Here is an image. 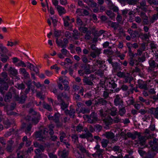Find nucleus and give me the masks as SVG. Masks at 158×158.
<instances>
[{"label": "nucleus", "instance_id": "f257e3e1", "mask_svg": "<svg viewBox=\"0 0 158 158\" xmlns=\"http://www.w3.org/2000/svg\"><path fill=\"white\" fill-rule=\"evenodd\" d=\"M54 126L52 124L49 125L48 128H44L43 130L35 132V137L38 139L39 140L44 141L47 137L49 134L51 136V139L53 141H55L57 139V136L55 135H52L54 134L53 128Z\"/></svg>", "mask_w": 158, "mask_h": 158}, {"label": "nucleus", "instance_id": "f03ea898", "mask_svg": "<svg viewBox=\"0 0 158 158\" xmlns=\"http://www.w3.org/2000/svg\"><path fill=\"white\" fill-rule=\"evenodd\" d=\"M104 83L106 88L109 87L114 89L117 86V85L115 83L114 81L110 78H107Z\"/></svg>", "mask_w": 158, "mask_h": 158}, {"label": "nucleus", "instance_id": "7ed1b4c3", "mask_svg": "<svg viewBox=\"0 0 158 158\" xmlns=\"http://www.w3.org/2000/svg\"><path fill=\"white\" fill-rule=\"evenodd\" d=\"M114 105L116 106H118L119 108H121L123 106V102L121 96L118 94L116 95L114 100Z\"/></svg>", "mask_w": 158, "mask_h": 158}, {"label": "nucleus", "instance_id": "20e7f679", "mask_svg": "<svg viewBox=\"0 0 158 158\" xmlns=\"http://www.w3.org/2000/svg\"><path fill=\"white\" fill-rule=\"evenodd\" d=\"M29 112L33 115H37V117L34 116V117L32 118L31 121L33 123H34L35 124H37L39 122V118L40 116L39 113L35 111L32 109H30Z\"/></svg>", "mask_w": 158, "mask_h": 158}, {"label": "nucleus", "instance_id": "39448f33", "mask_svg": "<svg viewBox=\"0 0 158 158\" xmlns=\"http://www.w3.org/2000/svg\"><path fill=\"white\" fill-rule=\"evenodd\" d=\"M94 78V75L91 74L89 77H84L83 79V82L85 85L92 86L94 85L92 81Z\"/></svg>", "mask_w": 158, "mask_h": 158}, {"label": "nucleus", "instance_id": "423d86ee", "mask_svg": "<svg viewBox=\"0 0 158 158\" xmlns=\"http://www.w3.org/2000/svg\"><path fill=\"white\" fill-rule=\"evenodd\" d=\"M57 99L59 102V104L61 108L64 110L67 108L68 105L65 103L63 100L61 98L60 95H58L57 96Z\"/></svg>", "mask_w": 158, "mask_h": 158}, {"label": "nucleus", "instance_id": "0eeeda50", "mask_svg": "<svg viewBox=\"0 0 158 158\" xmlns=\"http://www.w3.org/2000/svg\"><path fill=\"white\" fill-rule=\"evenodd\" d=\"M27 98V96L26 95H22L20 97H19L18 95H15L14 97L15 100L21 104L23 103Z\"/></svg>", "mask_w": 158, "mask_h": 158}, {"label": "nucleus", "instance_id": "6e6552de", "mask_svg": "<svg viewBox=\"0 0 158 158\" xmlns=\"http://www.w3.org/2000/svg\"><path fill=\"white\" fill-rule=\"evenodd\" d=\"M7 76V74L5 72H2L0 75V84L5 85V84L7 83L6 81Z\"/></svg>", "mask_w": 158, "mask_h": 158}, {"label": "nucleus", "instance_id": "1a4fd4ad", "mask_svg": "<svg viewBox=\"0 0 158 158\" xmlns=\"http://www.w3.org/2000/svg\"><path fill=\"white\" fill-rule=\"evenodd\" d=\"M8 73L14 76L17 80H19L20 79V78L16 76L18 73V72L16 69L14 68L10 67L8 70Z\"/></svg>", "mask_w": 158, "mask_h": 158}, {"label": "nucleus", "instance_id": "9d476101", "mask_svg": "<svg viewBox=\"0 0 158 158\" xmlns=\"http://www.w3.org/2000/svg\"><path fill=\"white\" fill-rule=\"evenodd\" d=\"M104 135L107 139H112V141H116L117 140V138H114V134L112 132L107 131L104 134Z\"/></svg>", "mask_w": 158, "mask_h": 158}, {"label": "nucleus", "instance_id": "9b49d317", "mask_svg": "<svg viewBox=\"0 0 158 158\" xmlns=\"http://www.w3.org/2000/svg\"><path fill=\"white\" fill-rule=\"evenodd\" d=\"M90 117V120H89V122L90 123H93L98 120L97 114L94 112H92L91 114Z\"/></svg>", "mask_w": 158, "mask_h": 158}, {"label": "nucleus", "instance_id": "f8f14e48", "mask_svg": "<svg viewBox=\"0 0 158 158\" xmlns=\"http://www.w3.org/2000/svg\"><path fill=\"white\" fill-rule=\"evenodd\" d=\"M138 84L139 87L140 89H143L145 90H147L148 88L147 86V84L142 80H139L138 81Z\"/></svg>", "mask_w": 158, "mask_h": 158}, {"label": "nucleus", "instance_id": "ddd939ff", "mask_svg": "<svg viewBox=\"0 0 158 158\" xmlns=\"http://www.w3.org/2000/svg\"><path fill=\"white\" fill-rule=\"evenodd\" d=\"M107 103V101L104 99L101 98L98 99L95 101V104L96 105H105Z\"/></svg>", "mask_w": 158, "mask_h": 158}, {"label": "nucleus", "instance_id": "4468645a", "mask_svg": "<svg viewBox=\"0 0 158 158\" xmlns=\"http://www.w3.org/2000/svg\"><path fill=\"white\" fill-rule=\"evenodd\" d=\"M14 143V141L12 140L8 141V144L6 148V150L9 152H11L13 150V148L12 145Z\"/></svg>", "mask_w": 158, "mask_h": 158}, {"label": "nucleus", "instance_id": "2eb2a0df", "mask_svg": "<svg viewBox=\"0 0 158 158\" xmlns=\"http://www.w3.org/2000/svg\"><path fill=\"white\" fill-rule=\"evenodd\" d=\"M82 68L85 70L84 73L85 74H88L90 73V65L89 64H84L82 65Z\"/></svg>", "mask_w": 158, "mask_h": 158}, {"label": "nucleus", "instance_id": "dca6fc26", "mask_svg": "<svg viewBox=\"0 0 158 158\" xmlns=\"http://www.w3.org/2000/svg\"><path fill=\"white\" fill-rule=\"evenodd\" d=\"M150 113L153 115L154 117L158 118V107L156 108H151L150 110Z\"/></svg>", "mask_w": 158, "mask_h": 158}, {"label": "nucleus", "instance_id": "f3484780", "mask_svg": "<svg viewBox=\"0 0 158 158\" xmlns=\"http://www.w3.org/2000/svg\"><path fill=\"white\" fill-rule=\"evenodd\" d=\"M20 73L22 74L25 78H27L30 77L29 74L27 72L25 68H20L19 69Z\"/></svg>", "mask_w": 158, "mask_h": 158}, {"label": "nucleus", "instance_id": "a211bd4d", "mask_svg": "<svg viewBox=\"0 0 158 158\" xmlns=\"http://www.w3.org/2000/svg\"><path fill=\"white\" fill-rule=\"evenodd\" d=\"M65 113L66 115L69 114L71 118H74L75 116V110L74 109H71L70 110H68L65 111Z\"/></svg>", "mask_w": 158, "mask_h": 158}, {"label": "nucleus", "instance_id": "6ab92c4d", "mask_svg": "<svg viewBox=\"0 0 158 158\" xmlns=\"http://www.w3.org/2000/svg\"><path fill=\"white\" fill-rule=\"evenodd\" d=\"M56 9L60 15H61L66 13V10L64 7L61 6H58L56 7Z\"/></svg>", "mask_w": 158, "mask_h": 158}, {"label": "nucleus", "instance_id": "aec40b11", "mask_svg": "<svg viewBox=\"0 0 158 158\" xmlns=\"http://www.w3.org/2000/svg\"><path fill=\"white\" fill-rule=\"evenodd\" d=\"M138 135H137L139 141L141 143H143L144 142L145 140L148 139L147 138V134H146L144 136H141V134L138 132Z\"/></svg>", "mask_w": 158, "mask_h": 158}, {"label": "nucleus", "instance_id": "412c9836", "mask_svg": "<svg viewBox=\"0 0 158 158\" xmlns=\"http://www.w3.org/2000/svg\"><path fill=\"white\" fill-rule=\"evenodd\" d=\"M149 64L151 68L153 69L156 68V69H158V64L155 63V60H150L149 61Z\"/></svg>", "mask_w": 158, "mask_h": 158}, {"label": "nucleus", "instance_id": "4be33fe9", "mask_svg": "<svg viewBox=\"0 0 158 158\" xmlns=\"http://www.w3.org/2000/svg\"><path fill=\"white\" fill-rule=\"evenodd\" d=\"M138 132L136 131L134 132V134H132L130 132H127L126 135L127 137L129 138H131L133 139H135L136 138V136L137 135H138Z\"/></svg>", "mask_w": 158, "mask_h": 158}, {"label": "nucleus", "instance_id": "5701e85b", "mask_svg": "<svg viewBox=\"0 0 158 158\" xmlns=\"http://www.w3.org/2000/svg\"><path fill=\"white\" fill-rule=\"evenodd\" d=\"M93 135L89 131L86 133L85 134H82L79 135V137L82 139H88L89 137H92Z\"/></svg>", "mask_w": 158, "mask_h": 158}, {"label": "nucleus", "instance_id": "b1692460", "mask_svg": "<svg viewBox=\"0 0 158 158\" xmlns=\"http://www.w3.org/2000/svg\"><path fill=\"white\" fill-rule=\"evenodd\" d=\"M123 78L124 79V80L123 81V82L124 83L128 82L129 83H130L131 81L133 80V77L128 74L125 75Z\"/></svg>", "mask_w": 158, "mask_h": 158}, {"label": "nucleus", "instance_id": "393cba45", "mask_svg": "<svg viewBox=\"0 0 158 158\" xmlns=\"http://www.w3.org/2000/svg\"><path fill=\"white\" fill-rule=\"evenodd\" d=\"M104 122L106 126L111 125L113 122V119L110 116H107L104 120Z\"/></svg>", "mask_w": 158, "mask_h": 158}, {"label": "nucleus", "instance_id": "a878e982", "mask_svg": "<svg viewBox=\"0 0 158 158\" xmlns=\"http://www.w3.org/2000/svg\"><path fill=\"white\" fill-rule=\"evenodd\" d=\"M8 88V85L7 83L5 84V85H0V92L2 94H4V90H7Z\"/></svg>", "mask_w": 158, "mask_h": 158}, {"label": "nucleus", "instance_id": "bb28decb", "mask_svg": "<svg viewBox=\"0 0 158 158\" xmlns=\"http://www.w3.org/2000/svg\"><path fill=\"white\" fill-rule=\"evenodd\" d=\"M78 113H82L84 114L85 113H89V110L88 108L85 107H82L81 108L80 110L78 111Z\"/></svg>", "mask_w": 158, "mask_h": 158}, {"label": "nucleus", "instance_id": "cd10ccee", "mask_svg": "<svg viewBox=\"0 0 158 158\" xmlns=\"http://www.w3.org/2000/svg\"><path fill=\"white\" fill-rule=\"evenodd\" d=\"M150 33H140L139 35V37L141 39L143 40H146L147 39H149Z\"/></svg>", "mask_w": 158, "mask_h": 158}, {"label": "nucleus", "instance_id": "c85d7f7f", "mask_svg": "<svg viewBox=\"0 0 158 158\" xmlns=\"http://www.w3.org/2000/svg\"><path fill=\"white\" fill-rule=\"evenodd\" d=\"M69 154V151L64 150L61 152V158H66L67 157Z\"/></svg>", "mask_w": 158, "mask_h": 158}, {"label": "nucleus", "instance_id": "c756f323", "mask_svg": "<svg viewBox=\"0 0 158 158\" xmlns=\"http://www.w3.org/2000/svg\"><path fill=\"white\" fill-rule=\"evenodd\" d=\"M0 49L1 52L3 53H6L8 51L7 48L4 46L2 44H0Z\"/></svg>", "mask_w": 158, "mask_h": 158}, {"label": "nucleus", "instance_id": "7c9ffc66", "mask_svg": "<svg viewBox=\"0 0 158 158\" xmlns=\"http://www.w3.org/2000/svg\"><path fill=\"white\" fill-rule=\"evenodd\" d=\"M158 19V13L154 14L150 19L151 23H153Z\"/></svg>", "mask_w": 158, "mask_h": 158}, {"label": "nucleus", "instance_id": "2f4dec72", "mask_svg": "<svg viewBox=\"0 0 158 158\" xmlns=\"http://www.w3.org/2000/svg\"><path fill=\"white\" fill-rule=\"evenodd\" d=\"M74 153L77 158H84L83 155L80 153L78 150H75Z\"/></svg>", "mask_w": 158, "mask_h": 158}, {"label": "nucleus", "instance_id": "473e14b6", "mask_svg": "<svg viewBox=\"0 0 158 158\" xmlns=\"http://www.w3.org/2000/svg\"><path fill=\"white\" fill-rule=\"evenodd\" d=\"M60 116V114L58 113H56L53 116V121L56 123L59 122V118Z\"/></svg>", "mask_w": 158, "mask_h": 158}, {"label": "nucleus", "instance_id": "72a5a7b5", "mask_svg": "<svg viewBox=\"0 0 158 158\" xmlns=\"http://www.w3.org/2000/svg\"><path fill=\"white\" fill-rule=\"evenodd\" d=\"M130 44V43H127V46L128 48V54L129 56L130 57H134L135 56V54L132 52L131 47L129 46Z\"/></svg>", "mask_w": 158, "mask_h": 158}, {"label": "nucleus", "instance_id": "f704fd0d", "mask_svg": "<svg viewBox=\"0 0 158 158\" xmlns=\"http://www.w3.org/2000/svg\"><path fill=\"white\" fill-rule=\"evenodd\" d=\"M91 31L90 30H89V31L86 33L85 35L84 36V38L87 40H89L91 38Z\"/></svg>", "mask_w": 158, "mask_h": 158}, {"label": "nucleus", "instance_id": "c9c22d12", "mask_svg": "<svg viewBox=\"0 0 158 158\" xmlns=\"http://www.w3.org/2000/svg\"><path fill=\"white\" fill-rule=\"evenodd\" d=\"M110 114L112 116H114L116 115L117 112V109L115 107H112L110 109Z\"/></svg>", "mask_w": 158, "mask_h": 158}, {"label": "nucleus", "instance_id": "e433bc0d", "mask_svg": "<svg viewBox=\"0 0 158 158\" xmlns=\"http://www.w3.org/2000/svg\"><path fill=\"white\" fill-rule=\"evenodd\" d=\"M1 56L2 57L1 58V60L4 63H6L9 59V57L7 55H4L3 54H2Z\"/></svg>", "mask_w": 158, "mask_h": 158}, {"label": "nucleus", "instance_id": "4c0bfd02", "mask_svg": "<svg viewBox=\"0 0 158 158\" xmlns=\"http://www.w3.org/2000/svg\"><path fill=\"white\" fill-rule=\"evenodd\" d=\"M118 111L119 114L121 116H123L126 112V110L125 107L122 108H120Z\"/></svg>", "mask_w": 158, "mask_h": 158}, {"label": "nucleus", "instance_id": "58836bf2", "mask_svg": "<svg viewBox=\"0 0 158 158\" xmlns=\"http://www.w3.org/2000/svg\"><path fill=\"white\" fill-rule=\"evenodd\" d=\"M12 95L10 93L7 94L5 96L4 100L6 102H9L12 98Z\"/></svg>", "mask_w": 158, "mask_h": 158}, {"label": "nucleus", "instance_id": "ea45409f", "mask_svg": "<svg viewBox=\"0 0 158 158\" xmlns=\"http://www.w3.org/2000/svg\"><path fill=\"white\" fill-rule=\"evenodd\" d=\"M113 150L116 153H120L121 152V150L120 148V147L118 146H114L113 148Z\"/></svg>", "mask_w": 158, "mask_h": 158}, {"label": "nucleus", "instance_id": "a19ab883", "mask_svg": "<svg viewBox=\"0 0 158 158\" xmlns=\"http://www.w3.org/2000/svg\"><path fill=\"white\" fill-rule=\"evenodd\" d=\"M106 14L107 15L110 17L111 19H113L114 17V13L111 10L107 11L106 12Z\"/></svg>", "mask_w": 158, "mask_h": 158}, {"label": "nucleus", "instance_id": "79ce46f5", "mask_svg": "<svg viewBox=\"0 0 158 158\" xmlns=\"http://www.w3.org/2000/svg\"><path fill=\"white\" fill-rule=\"evenodd\" d=\"M77 148L79 149V150L82 153L86 152V150L82 145L79 144L77 145Z\"/></svg>", "mask_w": 158, "mask_h": 158}, {"label": "nucleus", "instance_id": "37998d69", "mask_svg": "<svg viewBox=\"0 0 158 158\" xmlns=\"http://www.w3.org/2000/svg\"><path fill=\"white\" fill-rule=\"evenodd\" d=\"M28 83H29V85H28L27 88L26 89L25 91V94H24L23 95H26L30 91V87H31V80H29L28 81Z\"/></svg>", "mask_w": 158, "mask_h": 158}, {"label": "nucleus", "instance_id": "c03bdc74", "mask_svg": "<svg viewBox=\"0 0 158 158\" xmlns=\"http://www.w3.org/2000/svg\"><path fill=\"white\" fill-rule=\"evenodd\" d=\"M32 125L31 124H29L27 125L25 129V132L26 134H27L31 130L32 127Z\"/></svg>", "mask_w": 158, "mask_h": 158}, {"label": "nucleus", "instance_id": "a18cd8bd", "mask_svg": "<svg viewBox=\"0 0 158 158\" xmlns=\"http://www.w3.org/2000/svg\"><path fill=\"white\" fill-rule=\"evenodd\" d=\"M16 87L18 89L22 90L25 88V86L23 83L17 84Z\"/></svg>", "mask_w": 158, "mask_h": 158}, {"label": "nucleus", "instance_id": "49530a36", "mask_svg": "<svg viewBox=\"0 0 158 158\" xmlns=\"http://www.w3.org/2000/svg\"><path fill=\"white\" fill-rule=\"evenodd\" d=\"M108 143V141L107 140L105 139H103L101 142L102 146L104 148L106 147Z\"/></svg>", "mask_w": 158, "mask_h": 158}, {"label": "nucleus", "instance_id": "de8ad7c7", "mask_svg": "<svg viewBox=\"0 0 158 158\" xmlns=\"http://www.w3.org/2000/svg\"><path fill=\"white\" fill-rule=\"evenodd\" d=\"M111 26L114 29H117L118 27V24L115 22H112L111 23Z\"/></svg>", "mask_w": 158, "mask_h": 158}, {"label": "nucleus", "instance_id": "09e8293b", "mask_svg": "<svg viewBox=\"0 0 158 158\" xmlns=\"http://www.w3.org/2000/svg\"><path fill=\"white\" fill-rule=\"evenodd\" d=\"M78 4L79 6L85 8H88V7L87 5H85L82 1L81 0H78Z\"/></svg>", "mask_w": 158, "mask_h": 158}, {"label": "nucleus", "instance_id": "8fccbe9b", "mask_svg": "<svg viewBox=\"0 0 158 158\" xmlns=\"http://www.w3.org/2000/svg\"><path fill=\"white\" fill-rule=\"evenodd\" d=\"M50 19L52 21V22L54 26V27L56 26V25L57 23V21L56 20V17L55 16L51 17H50Z\"/></svg>", "mask_w": 158, "mask_h": 158}, {"label": "nucleus", "instance_id": "3c124183", "mask_svg": "<svg viewBox=\"0 0 158 158\" xmlns=\"http://www.w3.org/2000/svg\"><path fill=\"white\" fill-rule=\"evenodd\" d=\"M61 52L65 56H67V54H69V52L65 48H62L61 50Z\"/></svg>", "mask_w": 158, "mask_h": 158}, {"label": "nucleus", "instance_id": "603ef678", "mask_svg": "<svg viewBox=\"0 0 158 158\" xmlns=\"http://www.w3.org/2000/svg\"><path fill=\"white\" fill-rule=\"evenodd\" d=\"M61 32L59 30H55L54 32V35L55 37L58 38L61 35Z\"/></svg>", "mask_w": 158, "mask_h": 158}, {"label": "nucleus", "instance_id": "864d4df0", "mask_svg": "<svg viewBox=\"0 0 158 158\" xmlns=\"http://www.w3.org/2000/svg\"><path fill=\"white\" fill-rule=\"evenodd\" d=\"M143 25H147L150 23V21H149L148 19V17L146 16L143 19Z\"/></svg>", "mask_w": 158, "mask_h": 158}, {"label": "nucleus", "instance_id": "5fc2aeb1", "mask_svg": "<svg viewBox=\"0 0 158 158\" xmlns=\"http://www.w3.org/2000/svg\"><path fill=\"white\" fill-rule=\"evenodd\" d=\"M26 64H27V67L29 68L31 70L33 69L35 66L29 62H27L26 63Z\"/></svg>", "mask_w": 158, "mask_h": 158}, {"label": "nucleus", "instance_id": "6e6d98bb", "mask_svg": "<svg viewBox=\"0 0 158 158\" xmlns=\"http://www.w3.org/2000/svg\"><path fill=\"white\" fill-rule=\"evenodd\" d=\"M99 115H101V116L103 117H105L106 116L107 113V112L106 111L104 112L103 110L102 109L100 110L99 111Z\"/></svg>", "mask_w": 158, "mask_h": 158}, {"label": "nucleus", "instance_id": "4d7b16f0", "mask_svg": "<svg viewBox=\"0 0 158 158\" xmlns=\"http://www.w3.org/2000/svg\"><path fill=\"white\" fill-rule=\"evenodd\" d=\"M74 96L76 102H77L78 101H80L81 100V99L80 96L78 94L75 93L74 94Z\"/></svg>", "mask_w": 158, "mask_h": 158}, {"label": "nucleus", "instance_id": "13d9d810", "mask_svg": "<svg viewBox=\"0 0 158 158\" xmlns=\"http://www.w3.org/2000/svg\"><path fill=\"white\" fill-rule=\"evenodd\" d=\"M43 106L44 108L48 111H51L52 110V109L50 105L47 104H44Z\"/></svg>", "mask_w": 158, "mask_h": 158}, {"label": "nucleus", "instance_id": "bf43d9fd", "mask_svg": "<svg viewBox=\"0 0 158 158\" xmlns=\"http://www.w3.org/2000/svg\"><path fill=\"white\" fill-rule=\"evenodd\" d=\"M139 0H129L128 1V4L129 5H135Z\"/></svg>", "mask_w": 158, "mask_h": 158}, {"label": "nucleus", "instance_id": "052dcab7", "mask_svg": "<svg viewBox=\"0 0 158 158\" xmlns=\"http://www.w3.org/2000/svg\"><path fill=\"white\" fill-rule=\"evenodd\" d=\"M79 33L77 31L75 30L73 31V33L72 35L73 37L75 39H77L79 35Z\"/></svg>", "mask_w": 158, "mask_h": 158}, {"label": "nucleus", "instance_id": "680f3d73", "mask_svg": "<svg viewBox=\"0 0 158 158\" xmlns=\"http://www.w3.org/2000/svg\"><path fill=\"white\" fill-rule=\"evenodd\" d=\"M117 75L118 77L123 78L125 75V74L124 72L120 71L117 73Z\"/></svg>", "mask_w": 158, "mask_h": 158}, {"label": "nucleus", "instance_id": "e2e57ef3", "mask_svg": "<svg viewBox=\"0 0 158 158\" xmlns=\"http://www.w3.org/2000/svg\"><path fill=\"white\" fill-rule=\"evenodd\" d=\"M102 127L99 124L96 125L95 126V130L96 131H100L102 129Z\"/></svg>", "mask_w": 158, "mask_h": 158}, {"label": "nucleus", "instance_id": "0e129e2a", "mask_svg": "<svg viewBox=\"0 0 158 158\" xmlns=\"http://www.w3.org/2000/svg\"><path fill=\"white\" fill-rule=\"evenodd\" d=\"M64 35L68 39L71 38L72 36V34L68 31H66L65 32Z\"/></svg>", "mask_w": 158, "mask_h": 158}, {"label": "nucleus", "instance_id": "69168bd1", "mask_svg": "<svg viewBox=\"0 0 158 158\" xmlns=\"http://www.w3.org/2000/svg\"><path fill=\"white\" fill-rule=\"evenodd\" d=\"M79 30L84 33H87L89 30H88V28L86 27H82L79 29Z\"/></svg>", "mask_w": 158, "mask_h": 158}, {"label": "nucleus", "instance_id": "338daca9", "mask_svg": "<svg viewBox=\"0 0 158 158\" xmlns=\"http://www.w3.org/2000/svg\"><path fill=\"white\" fill-rule=\"evenodd\" d=\"M83 129V127L82 125L79 124L77 127L76 130L77 131L80 132L82 131Z\"/></svg>", "mask_w": 158, "mask_h": 158}, {"label": "nucleus", "instance_id": "774afa93", "mask_svg": "<svg viewBox=\"0 0 158 158\" xmlns=\"http://www.w3.org/2000/svg\"><path fill=\"white\" fill-rule=\"evenodd\" d=\"M133 58L134 57H131L129 61V64L131 66H133L134 65L135 62L137 61L136 60H135L133 59Z\"/></svg>", "mask_w": 158, "mask_h": 158}]
</instances>
